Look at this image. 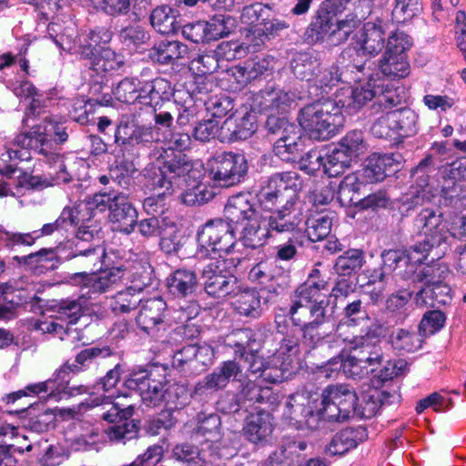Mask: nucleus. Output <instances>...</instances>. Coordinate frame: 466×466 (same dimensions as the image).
Here are the masks:
<instances>
[{"mask_svg":"<svg viewBox=\"0 0 466 466\" xmlns=\"http://www.w3.org/2000/svg\"><path fill=\"white\" fill-rule=\"evenodd\" d=\"M300 188L301 181L296 172L275 173L262 182L256 195L258 206L271 212L269 216L261 215L249 196L238 194L228 199L225 218L241 227L239 240L245 247L260 248L279 232L293 228L292 222L285 217L296 203Z\"/></svg>","mask_w":466,"mask_h":466,"instance_id":"1","label":"nucleus"},{"mask_svg":"<svg viewBox=\"0 0 466 466\" xmlns=\"http://www.w3.org/2000/svg\"><path fill=\"white\" fill-rule=\"evenodd\" d=\"M344 324H338L337 333L349 351L347 358H331L328 364L339 365L348 378L361 379L375 372L384 362L385 354L380 340V327L370 326L360 334H346Z\"/></svg>","mask_w":466,"mask_h":466,"instance_id":"2","label":"nucleus"},{"mask_svg":"<svg viewBox=\"0 0 466 466\" xmlns=\"http://www.w3.org/2000/svg\"><path fill=\"white\" fill-rule=\"evenodd\" d=\"M71 132L72 129L65 122L46 116L28 132L17 135L15 144L33 147L36 152L57 163L58 170L53 177L54 184H66L72 180V177L66 170L63 157L53 152V144H65Z\"/></svg>","mask_w":466,"mask_h":466,"instance_id":"3","label":"nucleus"},{"mask_svg":"<svg viewBox=\"0 0 466 466\" xmlns=\"http://www.w3.org/2000/svg\"><path fill=\"white\" fill-rule=\"evenodd\" d=\"M196 175H199V171L193 168L192 162L185 154L161 149L157 157V166L144 170L145 186L153 191L164 189L175 192L176 189H183L184 185Z\"/></svg>","mask_w":466,"mask_h":466,"instance_id":"4","label":"nucleus"},{"mask_svg":"<svg viewBox=\"0 0 466 466\" xmlns=\"http://www.w3.org/2000/svg\"><path fill=\"white\" fill-rule=\"evenodd\" d=\"M342 113L330 99L319 100L302 107L298 116L300 128L310 139L323 141L333 137L342 123Z\"/></svg>","mask_w":466,"mask_h":466,"instance_id":"5","label":"nucleus"},{"mask_svg":"<svg viewBox=\"0 0 466 466\" xmlns=\"http://www.w3.org/2000/svg\"><path fill=\"white\" fill-rule=\"evenodd\" d=\"M238 256L218 258L207 264L202 270L204 289L213 298L222 299L232 296L239 286L238 278L232 273L241 262Z\"/></svg>","mask_w":466,"mask_h":466,"instance_id":"6","label":"nucleus"},{"mask_svg":"<svg viewBox=\"0 0 466 466\" xmlns=\"http://www.w3.org/2000/svg\"><path fill=\"white\" fill-rule=\"evenodd\" d=\"M328 291V282L326 280L313 281L307 279L300 285L296 292L295 299L289 310V318H295L297 321H301L304 317H316L321 314H327V308L329 304L326 292Z\"/></svg>","mask_w":466,"mask_h":466,"instance_id":"7","label":"nucleus"},{"mask_svg":"<svg viewBox=\"0 0 466 466\" xmlns=\"http://www.w3.org/2000/svg\"><path fill=\"white\" fill-rule=\"evenodd\" d=\"M414 225L417 228L422 229L425 238L415 244L412 248L417 253H427L434 248H440L436 256L440 257L447 249V240L451 237V232L447 223L443 220L442 213L431 208L422 209L416 218Z\"/></svg>","mask_w":466,"mask_h":466,"instance_id":"8","label":"nucleus"},{"mask_svg":"<svg viewBox=\"0 0 466 466\" xmlns=\"http://www.w3.org/2000/svg\"><path fill=\"white\" fill-rule=\"evenodd\" d=\"M358 397L354 390L345 384L326 387L319 398V414L323 420L343 421L353 416Z\"/></svg>","mask_w":466,"mask_h":466,"instance_id":"9","label":"nucleus"},{"mask_svg":"<svg viewBox=\"0 0 466 466\" xmlns=\"http://www.w3.org/2000/svg\"><path fill=\"white\" fill-rule=\"evenodd\" d=\"M294 326L300 327L302 332L301 345L308 352L321 347L332 348L339 339L337 326L330 321L328 314L304 317L301 321L290 318Z\"/></svg>","mask_w":466,"mask_h":466,"instance_id":"10","label":"nucleus"},{"mask_svg":"<svg viewBox=\"0 0 466 466\" xmlns=\"http://www.w3.org/2000/svg\"><path fill=\"white\" fill-rule=\"evenodd\" d=\"M197 239L201 248L218 254L219 258L233 254L237 246L233 223L228 219L208 221L198 231Z\"/></svg>","mask_w":466,"mask_h":466,"instance_id":"11","label":"nucleus"},{"mask_svg":"<svg viewBox=\"0 0 466 466\" xmlns=\"http://www.w3.org/2000/svg\"><path fill=\"white\" fill-rule=\"evenodd\" d=\"M124 386L139 394L147 407H158L167 398L164 377L147 370H134L125 379Z\"/></svg>","mask_w":466,"mask_h":466,"instance_id":"12","label":"nucleus"},{"mask_svg":"<svg viewBox=\"0 0 466 466\" xmlns=\"http://www.w3.org/2000/svg\"><path fill=\"white\" fill-rule=\"evenodd\" d=\"M90 43L79 45L78 53L82 58L90 60L89 66L96 73L109 72L118 69L123 61L110 49H105L98 54L96 46L100 43H107L111 39V32L106 28L98 27L90 31Z\"/></svg>","mask_w":466,"mask_h":466,"instance_id":"13","label":"nucleus"},{"mask_svg":"<svg viewBox=\"0 0 466 466\" xmlns=\"http://www.w3.org/2000/svg\"><path fill=\"white\" fill-rule=\"evenodd\" d=\"M284 415L297 428L316 430L323 420L322 415L319 414V398L304 392L289 397Z\"/></svg>","mask_w":466,"mask_h":466,"instance_id":"14","label":"nucleus"},{"mask_svg":"<svg viewBox=\"0 0 466 466\" xmlns=\"http://www.w3.org/2000/svg\"><path fill=\"white\" fill-rule=\"evenodd\" d=\"M248 169L246 157L240 153L223 152L216 156L210 164L212 179L223 187L240 183Z\"/></svg>","mask_w":466,"mask_h":466,"instance_id":"15","label":"nucleus"},{"mask_svg":"<svg viewBox=\"0 0 466 466\" xmlns=\"http://www.w3.org/2000/svg\"><path fill=\"white\" fill-rule=\"evenodd\" d=\"M124 274V269L119 267H113L99 273H76L75 279H78L81 298L96 299L100 295L122 286Z\"/></svg>","mask_w":466,"mask_h":466,"instance_id":"16","label":"nucleus"},{"mask_svg":"<svg viewBox=\"0 0 466 466\" xmlns=\"http://www.w3.org/2000/svg\"><path fill=\"white\" fill-rule=\"evenodd\" d=\"M386 24L380 20L368 21L356 33V50L359 55L375 57L385 47Z\"/></svg>","mask_w":466,"mask_h":466,"instance_id":"17","label":"nucleus"},{"mask_svg":"<svg viewBox=\"0 0 466 466\" xmlns=\"http://www.w3.org/2000/svg\"><path fill=\"white\" fill-rule=\"evenodd\" d=\"M242 369L235 360L223 361L211 373L206 375L195 386V393L203 395L207 391H218L227 387L231 379L240 380Z\"/></svg>","mask_w":466,"mask_h":466,"instance_id":"18","label":"nucleus"},{"mask_svg":"<svg viewBox=\"0 0 466 466\" xmlns=\"http://www.w3.org/2000/svg\"><path fill=\"white\" fill-rule=\"evenodd\" d=\"M285 218H289L293 224V228L289 231L279 232V235H286L288 240L275 247V258L280 261H290L297 258L299 254L298 248L303 244L304 232L302 228V218L291 208L288 211Z\"/></svg>","mask_w":466,"mask_h":466,"instance_id":"19","label":"nucleus"},{"mask_svg":"<svg viewBox=\"0 0 466 466\" xmlns=\"http://www.w3.org/2000/svg\"><path fill=\"white\" fill-rule=\"evenodd\" d=\"M292 102L293 98L288 92L272 87L254 93L248 98L250 111L254 114L285 110Z\"/></svg>","mask_w":466,"mask_h":466,"instance_id":"20","label":"nucleus"},{"mask_svg":"<svg viewBox=\"0 0 466 466\" xmlns=\"http://www.w3.org/2000/svg\"><path fill=\"white\" fill-rule=\"evenodd\" d=\"M257 130V116L251 111L237 112L228 117L221 126L224 138L229 142L246 140Z\"/></svg>","mask_w":466,"mask_h":466,"instance_id":"21","label":"nucleus"},{"mask_svg":"<svg viewBox=\"0 0 466 466\" xmlns=\"http://www.w3.org/2000/svg\"><path fill=\"white\" fill-rule=\"evenodd\" d=\"M115 143L124 149L136 146H147L155 140L152 127L130 122H121L115 130Z\"/></svg>","mask_w":466,"mask_h":466,"instance_id":"22","label":"nucleus"},{"mask_svg":"<svg viewBox=\"0 0 466 466\" xmlns=\"http://www.w3.org/2000/svg\"><path fill=\"white\" fill-rule=\"evenodd\" d=\"M167 304L161 298H153L146 301L137 317V324L141 330L152 337H157L164 326V312Z\"/></svg>","mask_w":466,"mask_h":466,"instance_id":"23","label":"nucleus"},{"mask_svg":"<svg viewBox=\"0 0 466 466\" xmlns=\"http://www.w3.org/2000/svg\"><path fill=\"white\" fill-rule=\"evenodd\" d=\"M109 219L121 232L130 234L134 231L137 212L125 195L115 196L109 204Z\"/></svg>","mask_w":466,"mask_h":466,"instance_id":"24","label":"nucleus"},{"mask_svg":"<svg viewBox=\"0 0 466 466\" xmlns=\"http://www.w3.org/2000/svg\"><path fill=\"white\" fill-rule=\"evenodd\" d=\"M303 147L301 128L296 125L289 127L274 143L275 154L287 162L296 161L300 157Z\"/></svg>","mask_w":466,"mask_h":466,"instance_id":"25","label":"nucleus"},{"mask_svg":"<svg viewBox=\"0 0 466 466\" xmlns=\"http://www.w3.org/2000/svg\"><path fill=\"white\" fill-rule=\"evenodd\" d=\"M273 418L265 410L252 413L245 420L243 434L252 443H259L268 439L273 431Z\"/></svg>","mask_w":466,"mask_h":466,"instance_id":"26","label":"nucleus"},{"mask_svg":"<svg viewBox=\"0 0 466 466\" xmlns=\"http://www.w3.org/2000/svg\"><path fill=\"white\" fill-rule=\"evenodd\" d=\"M119 268L125 272L123 285H127L129 282L128 287L134 292L141 293L152 284L153 268L147 261H135L128 266L121 265Z\"/></svg>","mask_w":466,"mask_h":466,"instance_id":"27","label":"nucleus"},{"mask_svg":"<svg viewBox=\"0 0 466 466\" xmlns=\"http://www.w3.org/2000/svg\"><path fill=\"white\" fill-rule=\"evenodd\" d=\"M167 287L176 298L190 297L198 287L197 274L190 269L178 268L167 278Z\"/></svg>","mask_w":466,"mask_h":466,"instance_id":"28","label":"nucleus"},{"mask_svg":"<svg viewBox=\"0 0 466 466\" xmlns=\"http://www.w3.org/2000/svg\"><path fill=\"white\" fill-rule=\"evenodd\" d=\"M365 431L362 428H346L337 432L326 446L327 454L343 455L356 448L364 440Z\"/></svg>","mask_w":466,"mask_h":466,"instance_id":"29","label":"nucleus"},{"mask_svg":"<svg viewBox=\"0 0 466 466\" xmlns=\"http://www.w3.org/2000/svg\"><path fill=\"white\" fill-rule=\"evenodd\" d=\"M232 296L236 298L233 302L234 309L241 316L258 319L262 314L261 298L254 289H243L240 285L238 291Z\"/></svg>","mask_w":466,"mask_h":466,"instance_id":"30","label":"nucleus"},{"mask_svg":"<svg viewBox=\"0 0 466 466\" xmlns=\"http://www.w3.org/2000/svg\"><path fill=\"white\" fill-rule=\"evenodd\" d=\"M394 159L390 155H372L366 159L361 177L368 183L382 181L389 173L395 172Z\"/></svg>","mask_w":466,"mask_h":466,"instance_id":"31","label":"nucleus"},{"mask_svg":"<svg viewBox=\"0 0 466 466\" xmlns=\"http://www.w3.org/2000/svg\"><path fill=\"white\" fill-rule=\"evenodd\" d=\"M173 458L181 461L187 466H207L213 462L215 454L208 451L203 446L199 449L198 446L184 443L176 445L172 451Z\"/></svg>","mask_w":466,"mask_h":466,"instance_id":"32","label":"nucleus"},{"mask_svg":"<svg viewBox=\"0 0 466 466\" xmlns=\"http://www.w3.org/2000/svg\"><path fill=\"white\" fill-rule=\"evenodd\" d=\"M187 51V46L179 41L165 40L156 44L149 50V57L154 62L167 65L185 57Z\"/></svg>","mask_w":466,"mask_h":466,"instance_id":"33","label":"nucleus"},{"mask_svg":"<svg viewBox=\"0 0 466 466\" xmlns=\"http://www.w3.org/2000/svg\"><path fill=\"white\" fill-rule=\"evenodd\" d=\"M450 291L451 289L442 284L441 281L427 283L423 289L416 293L414 301L420 308L444 305L451 299Z\"/></svg>","mask_w":466,"mask_h":466,"instance_id":"34","label":"nucleus"},{"mask_svg":"<svg viewBox=\"0 0 466 466\" xmlns=\"http://www.w3.org/2000/svg\"><path fill=\"white\" fill-rule=\"evenodd\" d=\"M391 119L397 131L399 144L405 138L415 136L419 131V116L409 107L391 111Z\"/></svg>","mask_w":466,"mask_h":466,"instance_id":"35","label":"nucleus"},{"mask_svg":"<svg viewBox=\"0 0 466 466\" xmlns=\"http://www.w3.org/2000/svg\"><path fill=\"white\" fill-rule=\"evenodd\" d=\"M362 182L357 173H350L340 181L337 199L343 207H358L361 200L360 187Z\"/></svg>","mask_w":466,"mask_h":466,"instance_id":"36","label":"nucleus"},{"mask_svg":"<svg viewBox=\"0 0 466 466\" xmlns=\"http://www.w3.org/2000/svg\"><path fill=\"white\" fill-rule=\"evenodd\" d=\"M177 14V11L168 5L157 6L151 13L150 23L162 35L174 34L180 27Z\"/></svg>","mask_w":466,"mask_h":466,"instance_id":"37","label":"nucleus"},{"mask_svg":"<svg viewBox=\"0 0 466 466\" xmlns=\"http://www.w3.org/2000/svg\"><path fill=\"white\" fill-rule=\"evenodd\" d=\"M226 344L235 349V355L239 358H244L247 353L258 350L255 333L250 329H234L227 336Z\"/></svg>","mask_w":466,"mask_h":466,"instance_id":"38","label":"nucleus"},{"mask_svg":"<svg viewBox=\"0 0 466 466\" xmlns=\"http://www.w3.org/2000/svg\"><path fill=\"white\" fill-rule=\"evenodd\" d=\"M381 74L390 79L404 78L410 74L408 56L385 53L379 62Z\"/></svg>","mask_w":466,"mask_h":466,"instance_id":"39","label":"nucleus"},{"mask_svg":"<svg viewBox=\"0 0 466 466\" xmlns=\"http://www.w3.org/2000/svg\"><path fill=\"white\" fill-rule=\"evenodd\" d=\"M112 351L108 347L104 348H86L78 352L75 358V363L64 365L57 372V377L67 371L78 372L83 367H88L97 358H106L111 356Z\"/></svg>","mask_w":466,"mask_h":466,"instance_id":"40","label":"nucleus"},{"mask_svg":"<svg viewBox=\"0 0 466 466\" xmlns=\"http://www.w3.org/2000/svg\"><path fill=\"white\" fill-rule=\"evenodd\" d=\"M390 342L400 352H414L422 346V335L413 329H397L390 335Z\"/></svg>","mask_w":466,"mask_h":466,"instance_id":"41","label":"nucleus"},{"mask_svg":"<svg viewBox=\"0 0 466 466\" xmlns=\"http://www.w3.org/2000/svg\"><path fill=\"white\" fill-rule=\"evenodd\" d=\"M185 190L181 196L182 201L187 206H200L214 197V192L204 183L198 181V175L184 185Z\"/></svg>","mask_w":466,"mask_h":466,"instance_id":"42","label":"nucleus"},{"mask_svg":"<svg viewBox=\"0 0 466 466\" xmlns=\"http://www.w3.org/2000/svg\"><path fill=\"white\" fill-rule=\"evenodd\" d=\"M335 7L336 1L334 0L323 2L316 11L310 24L312 30L322 37H325L326 35L330 32V29H332L336 23Z\"/></svg>","mask_w":466,"mask_h":466,"instance_id":"43","label":"nucleus"},{"mask_svg":"<svg viewBox=\"0 0 466 466\" xmlns=\"http://www.w3.org/2000/svg\"><path fill=\"white\" fill-rule=\"evenodd\" d=\"M242 397L258 404H264L273 410L279 403V395L268 387L258 386L254 382H248L241 390Z\"/></svg>","mask_w":466,"mask_h":466,"instance_id":"44","label":"nucleus"},{"mask_svg":"<svg viewBox=\"0 0 466 466\" xmlns=\"http://www.w3.org/2000/svg\"><path fill=\"white\" fill-rule=\"evenodd\" d=\"M268 16H271V9L261 3H255L247 5L243 8L241 13V22L243 24L251 25V28L247 34L248 42L254 43V39L250 36L251 31L256 30L258 27H263Z\"/></svg>","mask_w":466,"mask_h":466,"instance_id":"45","label":"nucleus"},{"mask_svg":"<svg viewBox=\"0 0 466 466\" xmlns=\"http://www.w3.org/2000/svg\"><path fill=\"white\" fill-rule=\"evenodd\" d=\"M290 67L297 78L310 81L314 78L317 69L320 67V63L312 54L303 52L295 55L290 62Z\"/></svg>","mask_w":466,"mask_h":466,"instance_id":"46","label":"nucleus"},{"mask_svg":"<svg viewBox=\"0 0 466 466\" xmlns=\"http://www.w3.org/2000/svg\"><path fill=\"white\" fill-rule=\"evenodd\" d=\"M27 412L29 417L26 420L25 426L35 432L46 431L55 423V413L44 405L30 406Z\"/></svg>","mask_w":466,"mask_h":466,"instance_id":"47","label":"nucleus"},{"mask_svg":"<svg viewBox=\"0 0 466 466\" xmlns=\"http://www.w3.org/2000/svg\"><path fill=\"white\" fill-rule=\"evenodd\" d=\"M169 83L164 78L157 77L152 81L139 85L138 101L144 105L157 104L158 100L167 94Z\"/></svg>","mask_w":466,"mask_h":466,"instance_id":"48","label":"nucleus"},{"mask_svg":"<svg viewBox=\"0 0 466 466\" xmlns=\"http://www.w3.org/2000/svg\"><path fill=\"white\" fill-rule=\"evenodd\" d=\"M363 253L360 249H350L335 262L334 271L339 276L352 278V274L362 267Z\"/></svg>","mask_w":466,"mask_h":466,"instance_id":"49","label":"nucleus"},{"mask_svg":"<svg viewBox=\"0 0 466 466\" xmlns=\"http://www.w3.org/2000/svg\"><path fill=\"white\" fill-rule=\"evenodd\" d=\"M289 27V24L284 20L278 18H270L265 21L263 27H258L256 30L251 31L250 36L254 38L253 51L257 52L265 44V41L279 34L280 31Z\"/></svg>","mask_w":466,"mask_h":466,"instance_id":"50","label":"nucleus"},{"mask_svg":"<svg viewBox=\"0 0 466 466\" xmlns=\"http://www.w3.org/2000/svg\"><path fill=\"white\" fill-rule=\"evenodd\" d=\"M106 249L103 246H96L68 256V258H76L77 263L92 272L98 270L104 264Z\"/></svg>","mask_w":466,"mask_h":466,"instance_id":"51","label":"nucleus"},{"mask_svg":"<svg viewBox=\"0 0 466 466\" xmlns=\"http://www.w3.org/2000/svg\"><path fill=\"white\" fill-rule=\"evenodd\" d=\"M306 233L310 241H320L331 231L332 219L328 214H318L306 221Z\"/></svg>","mask_w":466,"mask_h":466,"instance_id":"52","label":"nucleus"},{"mask_svg":"<svg viewBox=\"0 0 466 466\" xmlns=\"http://www.w3.org/2000/svg\"><path fill=\"white\" fill-rule=\"evenodd\" d=\"M140 293L134 292L130 287L117 292L111 298L110 308L115 314L128 313L135 309L142 301Z\"/></svg>","mask_w":466,"mask_h":466,"instance_id":"53","label":"nucleus"},{"mask_svg":"<svg viewBox=\"0 0 466 466\" xmlns=\"http://www.w3.org/2000/svg\"><path fill=\"white\" fill-rule=\"evenodd\" d=\"M352 159L338 146L324 157L323 170L329 177H337L350 167Z\"/></svg>","mask_w":466,"mask_h":466,"instance_id":"54","label":"nucleus"},{"mask_svg":"<svg viewBox=\"0 0 466 466\" xmlns=\"http://www.w3.org/2000/svg\"><path fill=\"white\" fill-rule=\"evenodd\" d=\"M206 23L208 42L228 35L236 27V20L230 15H216Z\"/></svg>","mask_w":466,"mask_h":466,"instance_id":"55","label":"nucleus"},{"mask_svg":"<svg viewBox=\"0 0 466 466\" xmlns=\"http://www.w3.org/2000/svg\"><path fill=\"white\" fill-rule=\"evenodd\" d=\"M382 394L379 390H371L362 394L360 403H356V410L353 416L360 419L374 417L380 409V401Z\"/></svg>","mask_w":466,"mask_h":466,"instance_id":"56","label":"nucleus"},{"mask_svg":"<svg viewBox=\"0 0 466 466\" xmlns=\"http://www.w3.org/2000/svg\"><path fill=\"white\" fill-rule=\"evenodd\" d=\"M139 425L134 420H127L115 423L106 430V433L111 441L123 442L137 438Z\"/></svg>","mask_w":466,"mask_h":466,"instance_id":"57","label":"nucleus"},{"mask_svg":"<svg viewBox=\"0 0 466 466\" xmlns=\"http://www.w3.org/2000/svg\"><path fill=\"white\" fill-rule=\"evenodd\" d=\"M358 20L355 18H346L342 20H336L330 32L326 35V40L332 46H339L345 43L350 35L357 28Z\"/></svg>","mask_w":466,"mask_h":466,"instance_id":"58","label":"nucleus"},{"mask_svg":"<svg viewBox=\"0 0 466 466\" xmlns=\"http://www.w3.org/2000/svg\"><path fill=\"white\" fill-rule=\"evenodd\" d=\"M137 172L133 162L124 160L110 168V177L118 187L128 189L135 183L134 176Z\"/></svg>","mask_w":466,"mask_h":466,"instance_id":"59","label":"nucleus"},{"mask_svg":"<svg viewBox=\"0 0 466 466\" xmlns=\"http://www.w3.org/2000/svg\"><path fill=\"white\" fill-rule=\"evenodd\" d=\"M378 89L379 86L372 79L355 86L351 90L350 98L352 101L350 106L355 109H360L372 99L376 100Z\"/></svg>","mask_w":466,"mask_h":466,"instance_id":"60","label":"nucleus"},{"mask_svg":"<svg viewBox=\"0 0 466 466\" xmlns=\"http://www.w3.org/2000/svg\"><path fill=\"white\" fill-rule=\"evenodd\" d=\"M430 189L420 186V188L411 187L409 192L403 195L400 199L399 209L402 215H407L410 210L422 206L425 201H430Z\"/></svg>","mask_w":466,"mask_h":466,"instance_id":"61","label":"nucleus"},{"mask_svg":"<svg viewBox=\"0 0 466 466\" xmlns=\"http://www.w3.org/2000/svg\"><path fill=\"white\" fill-rule=\"evenodd\" d=\"M412 45L411 37L404 31L397 29L387 35L385 53L407 56V51Z\"/></svg>","mask_w":466,"mask_h":466,"instance_id":"62","label":"nucleus"},{"mask_svg":"<svg viewBox=\"0 0 466 466\" xmlns=\"http://www.w3.org/2000/svg\"><path fill=\"white\" fill-rule=\"evenodd\" d=\"M370 131L378 138H383L394 145H399L397 131L392 124L391 111L376 119L370 127Z\"/></svg>","mask_w":466,"mask_h":466,"instance_id":"63","label":"nucleus"},{"mask_svg":"<svg viewBox=\"0 0 466 466\" xmlns=\"http://www.w3.org/2000/svg\"><path fill=\"white\" fill-rule=\"evenodd\" d=\"M139 85L138 79L126 77L113 88L112 92L118 101L132 104L139 98Z\"/></svg>","mask_w":466,"mask_h":466,"instance_id":"64","label":"nucleus"}]
</instances>
